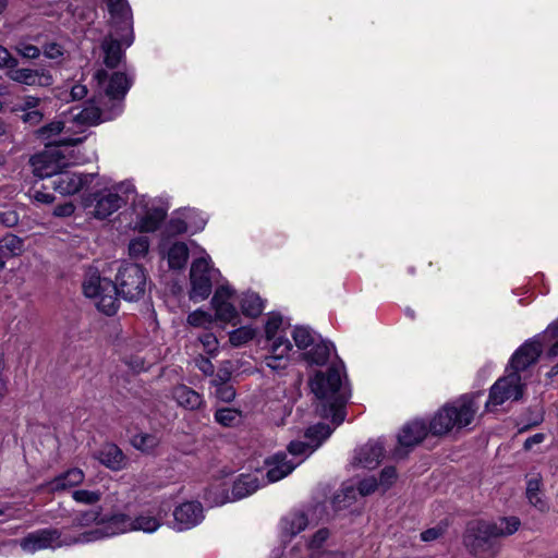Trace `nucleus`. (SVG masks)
Segmentation results:
<instances>
[{"instance_id": "f257e3e1", "label": "nucleus", "mask_w": 558, "mask_h": 558, "mask_svg": "<svg viewBox=\"0 0 558 558\" xmlns=\"http://www.w3.org/2000/svg\"><path fill=\"white\" fill-rule=\"evenodd\" d=\"M147 278L143 267L125 264L119 268L117 283L107 278L90 276L84 281L83 291L87 298L95 300L99 311L110 316L117 313L119 294L128 301H135L145 294Z\"/></svg>"}, {"instance_id": "f03ea898", "label": "nucleus", "mask_w": 558, "mask_h": 558, "mask_svg": "<svg viewBox=\"0 0 558 558\" xmlns=\"http://www.w3.org/2000/svg\"><path fill=\"white\" fill-rule=\"evenodd\" d=\"M520 524L517 517L471 522L463 537L464 545L476 558H495L501 548L500 537L512 535Z\"/></svg>"}, {"instance_id": "7ed1b4c3", "label": "nucleus", "mask_w": 558, "mask_h": 558, "mask_svg": "<svg viewBox=\"0 0 558 558\" xmlns=\"http://www.w3.org/2000/svg\"><path fill=\"white\" fill-rule=\"evenodd\" d=\"M112 20V32L100 44V58L110 69L117 68L124 59L122 47L133 44V23L126 0H106Z\"/></svg>"}, {"instance_id": "20e7f679", "label": "nucleus", "mask_w": 558, "mask_h": 558, "mask_svg": "<svg viewBox=\"0 0 558 558\" xmlns=\"http://www.w3.org/2000/svg\"><path fill=\"white\" fill-rule=\"evenodd\" d=\"M311 389L323 403L322 415L331 416L332 423L340 425L344 421L343 407L349 399L340 372L336 368L318 372L311 381Z\"/></svg>"}, {"instance_id": "39448f33", "label": "nucleus", "mask_w": 558, "mask_h": 558, "mask_svg": "<svg viewBox=\"0 0 558 558\" xmlns=\"http://www.w3.org/2000/svg\"><path fill=\"white\" fill-rule=\"evenodd\" d=\"M480 395H463L446 403L433 416L428 430L434 436H444L453 429L468 427L474 421L480 409Z\"/></svg>"}, {"instance_id": "423d86ee", "label": "nucleus", "mask_w": 558, "mask_h": 558, "mask_svg": "<svg viewBox=\"0 0 558 558\" xmlns=\"http://www.w3.org/2000/svg\"><path fill=\"white\" fill-rule=\"evenodd\" d=\"M260 486L257 474H241L232 485V497L221 485L211 486L205 493V499L213 506L223 505L228 501L242 499L255 493Z\"/></svg>"}, {"instance_id": "0eeeda50", "label": "nucleus", "mask_w": 558, "mask_h": 558, "mask_svg": "<svg viewBox=\"0 0 558 558\" xmlns=\"http://www.w3.org/2000/svg\"><path fill=\"white\" fill-rule=\"evenodd\" d=\"M508 374L500 377L489 390L486 409L492 410L507 401H519L523 397L524 384L520 374L507 369Z\"/></svg>"}, {"instance_id": "6e6552de", "label": "nucleus", "mask_w": 558, "mask_h": 558, "mask_svg": "<svg viewBox=\"0 0 558 558\" xmlns=\"http://www.w3.org/2000/svg\"><path fill=\"white\" fill-rule=\"evenodd\" d=\"M33 172L38 178L51 180L68 166L65 156L57 146L48 145L47 148L31 158Z\"/></svg>"}, {"instance_id": "1a4fd4ad", "label": "nucleus", "mask_w": 558, "mask_h": 558, "mask_svg": "<svg viewBox=\"0 0 558 558\" xmlns=\"http://www.w3.org/2000/svg\"><path fill=\"white\" fill-rule=\"evenodd\" d=\"M110 525L121 533L142 531L153 533L161 525V520L149 511L141 512L135 518L124 513H118L110 518Z\"/></svg>"}, {"instance_id": "9d476101", "label": "nucleus", "mask_w": 558, "mask_h": 558, "mask_svg": "<svg viewBox=\"0 0 558 558\" xmlns=\"http://www.w3.org/2000/svg\"><path fill=\"white\" fill-rule=\"evenodd\" d=\"M25 554L33 555L40 550L61 547V533L57 529H40L16 541Z\"/></svg>"}, {"instance_id": "9b49d317", "label": "nucleus", "mask_w": 558, "mask_h": 558, "mask_svg": "<svg viewBox=\"0 0 558 558\" xmlns=\"http://www.w3.org/2000/svg\"><path fill=\"white\" fill-rule=\"evenodd\" d=\"M211 267L208 259L201 257L193 262L190 271L191 292L193 301H203L211 293Z\"/></svg>"}, {"instance_id": "f8f14e48", "label": "nucleus", "mask_w": 558, "mask_h": 558, "mask_svg": "<svg viewBox=\"0 0 558 558\" xmlns=\"http://www.w3.org/2000/svg\"><path fill=\"white\" fill-rule=\"evenodd\" d=\"M94 173H81L62 169L51 180V187L61 195H74L92 184Z\"/></svg>"}, {"instance_id": "ddd939ff", "label": "nucleus", "mask_w": 558, "mask_h": 558, "mask_svg": "<svg viewBox=\"0 0 558 558\" xmlns=\"http://www.w3.org/2000/svg\"><path fill=\"white\" fill-rule=\"evenodd\" d=\"M120 112L121 107L119 104L111 105V110L107 112L101 110L94 104L88 102L84 108H82L76 113L72 112V123L78 129H81L75 133L82 132L85 128L95 126L102 122L112 120Z\"/></svg>"}, {"instance_id": "4468645a", "label": "nucleus", "mask_w": 558, "mask_h": 558, "mask_svg": "<svg viewBox=\"0 0 558 558\" xmlns=\"http://www.w3.org/2000/svg\"><path fill=\"white\" fill-rule=\"evenodd\" d=\"M332 433V429L329 425L319 423L307 428L305 436L311 439L312 442L304 441H291L288 446V451L292 456H301V454H310L312 453L319 445L327 439Z\"/></svg>"}, {"instance_id": "2eb2a0df", "label": "nucleus", "mask_w": 558, "mask_h": 558, "mask_svg": "<svg viewBox=\"0 0 558 558\" xmlns=\"http://www.w3.org/2000/svg\"><path fill=\"white\" fill-rule=\"evenodd\" d=\"M542 353V343L537 339L524 342L511 356L509 369L523 372L535 364Z\"/></svg>"}, {"instance_id": "dca6fc26", "label": "nucleus", "mask_w": 558, "mask_h": 558, "mask_svg": "<svg viewBox=\"0 0 558 558\" xmlns=\"http://www.w3.org/2000/svg\"><path fill=\"white\" fill-rule=\"evenodd\" d=\"M232 291L229 287H220L216 290L211 304L216 311V317L219 320L236 325L239 323V314L236 308L229 302Z\"/></svg>"}, {"instance_id": "f3484780", "label": "nucleus", "mask_w": 558, "mask_h": 558, "mask_svg": "<svg viewBox=\"0 0 558 558\" xmlns=\"http://www.w3.org/2000/svg\"><path fill=\"white\" fill-rule=\"evenodd\" d=\"M8 76L17 83L28 86H50L53 83L52 75L47 70L16 69L8 72Z\"/></svg>"}, {"instance_id": "a211bd4d", "label": "nucleus", "mask_w": 558, "mask_h": 558, "mask_svg": "<svg viewBox=\"0 0 558 558\" xmlns=\"http://www.w3.org/2000/svg\"><path fill=\"white\" fill-rule=\"evenodd\" d=\"M94 201L93 215L97 219H106L124 204V199L118 193L108 190L96 193Z\"/></svg>"}, {"instance_id": "6ab92c4d", "label": "nucleus", "mask_w": 558, "mask_h": 558, "mask_svg": "<svg viewBox=\"0 0 558 558\" xmlns=\"http://www.w3.org/2000/svg\"><path fill=\"white\" fill-rule=\"evenodd\" d=\"M299 464L293 460H288L284 452H278L266 459L267 478L269 483H275L288 476Z\"/></svg>"}, {"instance_id": "aec40b11", "label": "nucleus", "mask_w": 558, "mask_h": 558, "mask_svg": "<svg viewBox=\"0 0 558 558\" xmlns=\"http://www.w3.org/2000/svg\"><path fill=\"white\" fill-rule=\"evenodd\" d=\"M173 517L180 530L190 529L203 519V507L195 501L184 502L175 508Z\"/></svg>"}, {"instance_id": "412c9836", "label": "nucleus", "mask_w": 558, "mask_h": 558, "mask_svg": "<svg viewBox=\"0 0 558 558\" xmlns=\"http://www.w3.org/2000/svg\"><path fill=\"white\" fill-rule=\"evenodd\" d=\"M292 344L289 339L279 336L270 344V355L265 357V364L272 371H280L288 365V353L291 351Z\"/></svg>"}, {"instance_id": "4be33fe9", "label": "nucleus", "mask_w": 558, "mask_h": 558, "mask_svg": "<svg viewBox=\"0 0 558 558\" xmlns=\"http://www.w3.org/2000/svg\"><path fill=\"white\" fill-rule=\"evenodd\" d=\"M384 457V446L380 440H372L362 446L354 457V462L366 469H375Z\"/></svg>"}, {"instance_id": "5701e85b", "label": "nucleus", "mask_w": 558, "mask_h": 558, "mask_svg": "<svg viewBox=\"0 0 558 558\" xmlns=\"http://www.w3.org/2000/svg\"><path fill=\"white\" fill-rule=\"evenodd\" d=\"M102 465L112 470L120 471L126 465V458L122 450L114 444H105L95 454Z\"/></svg>"}, {"instance_id": "b1692460", "label": "nucleus", "mask_w": 558, "mask_h": 558, "mask_svg": "<svg viewBox=\"0 0 558 558\" xmlns=\"http://www.w3.org/2000/svg\"><path fill=\"white\" fill-rule=\"evenodd\" d=\"M429 430L423 421H413L405 424L398 435L400 447L410 448L420 444Z\"/></svg>"}, {"instance_id": "393cba45", "label": "nucleus", "mask_w": 558, "mask_h": 558, "mask_svg": "<svg viewBox=\"0 0 558 558\" xmlns=\"http://www.w3.org/2000/svg\"><path fill=\"white\" fill-rule=\"evenodd\" d=\"M131 81L125 73L114 72L105 87L106 96L112 101V105L119 104L122 108L121 100L129 90Z\"/></svg>"}, {"instance_id": "a878e982", "label": "nucleus", "mask_w": 558, "mask_h": 558, "mask_svg": "<svg viewBox=\"0 0 558 558\" xmlns=\"http://www.w3.org/2000/svg\"><path fill=\"white\" fill-rule=\"evenodd\" d=\"M172 398L180 407L191 411L199 409L204 403L203 397L185 385L174 387Z\"/></svg>"}, {"instance_id": "bb28decb", "label": "nucleus", "mask_w": 558, "mask_h": 558, "mask_svg": "<svg viewBox=\"0 0 558 558\" xmlns=\"http://www.w3.org/2000/svg\"><path fill=\"white\" fill-rule=\"evenodd\" d=\"M24 252V242L14 234H7L0 239V270L5 267V260L20 256Z\"/></svg>"}, {"instance_id": "cd10ccee", "label": "nucleus", "mask_w": 558, "mask_h": 558, "mask_svg": "<svg viewBox=\"0 0 558 558\" xmlns=\"http://www.w3.org/2000/svg\"><path fill=\"white\" fill-rule=\"evenodd\" d=\"M307 518L302 512H292L281 519L280 531L282 537H293L307 526Z\"/></svg>"}, {"instance_id": "c85d7f7f", "label": "nucleus", "mask_w": 558, "mask_h": 558, "mask_svg": "<svg viewBox=\"0 0 558 558\" xmlns=\"http://www.w3.org/2000/svg\"><path fill=\"white\" fill-rule=\"evenodd\" d=\"M84 477L85 474L81 469H70L50 482V489L64 490L66 488L80 485L84 481Z\"/></svg>"}, {"instance_id": "c756f323", "label": "nucleus", "mask_w": 558, "mask_h": 558, "mask_svg": "<svg viewBox=\"0 0 558 558\" xmlns=\"http://www.w3.org/2000/svg\"><path fill=\"white\" fill-rule=\"evenodd\" d=\"M166 213L161 208H153L146 211V214L136 223V227L142 232H153L158 229L161 221L165 219Z\"/></svg>"}, {"instance_id": "7c9ffc66", "label": "nucleus", "mask_w": 558, "mask_h": 558, "mask_svg": "<svg viewBox=\"0 0 558 558\" xmlns=\"http://www.w3.org/2000/svg\"><path fill=\"white\" fill-rule=\"evenodd\" d=\"M189 258L187 245L183 242L173 243L168 251V263L170 268L182 269Z\"/></svg>"}, {"instance_id": "2f4dec72", "label": "nucleus", "mask_w": 558, "mask_h": 558, "mask_svg": "<svg viewBox=\"0 0 558 558\" xmlns=\"http://www.w3.org/2000/svg\"><path fill=\"white\" fill-rule=\"evenodd\" d=\"M241 310L244 315L254 318L263 313L264 302L258 294L247 292L241 299Z\"/></svg>"}, {"instance_id": "473e14b6", "label": "nucleus", "mask_w": 558, "mask_h": 558, "mask_svg": "<svg viewBox=\"0 0 558 558\" xmlns=\"http://www.w3.org/2000/svg\"><path fill=\"white\" fill-rule=\"evenodd\" d=\"M541 486L542 482L539 478H531L526 485V498L533 507L544 512L548 510V505L542 497Z\"/></svg>"}, {"instance_id": "72a5a7b5", "label": "nucleus", "mask_w": 558, "mask_h": 558, "mask_svg": "<svg viewBox=\"0 0 558 558\" xmlns=\"http://www.w3.org/2000/svg\"><path fill=\"white\" fill-rule=\"evenodd\" d=\"M131 444L135 449L149 453L158 447L160 439L155 434L138 433L132 437Z\"/></svg>"}, {"instance_id": "f704fd0d", "label": "nucleus", "mask_w": 558, "mask_h": 558, "mask_svg": "<svg viewBox=\"0 0 558 558\" xmlns=\"http://www.w3.org/2000/svg\"><path fill=\"white\" fill-rule=\"evenodd\" d=\"M332 344L328 341L314 342L313 348L305 354L306 359L314 364H325L330 355Z\"/></svg>"}, {"instance_id": "c9c22d12", "label": "nucleus", "mask_w": 558, "mask_h": 558, "mask_svg": "<svg viewBox=\"0 0 558 558\" xmlns=\"http://www.w3.org/2000/svg\"><path fill=\"white\" fill-rule=\"evenodd\" d=\"M215 420L225 427H234L242 421V412L232 408H221L215 412Z\"/></svg>"}, {"instance_id": "e433bc0d", "label": "nucleus", "mask_w": 558, "mask_h": 558, "mask_svg": "<svg viewBox=\"0 0 558 558\" xmlns=\"http://www.w3.org/2000/svg\"><path fill=\"white\" fill-rule=\"evenodd\" d=\"M149 250V240L146 235L133 239L129 244V253L133 258L144 257Z\"/></svg>"}, {"instance_id": "4c0bfd02", "label": "nucleus", "mask_w": 558, "mask_h": 558, "mask_svg": "<svg viewBox=\"0 0 558 558\" xmlns=\"http://www.w3.org/2000/svg\"><path fill=\"white\" fill-rule=\"evenodd\" d=\"M292 337L299 349H306L315 341L312 331L305 327H295Z\"/></svg>"}, {"instance_id": "58836bf2", "label": "nucleus", "mask_w": 558, "mask_h": 558, "mask_svg": "<svg viewBox=\"0 0 558 558\" xmlns=\"http://www.w3.org/2000/svg\"><path fill=\"white\" fill-rule=\"evenodd\" d=\"M65 129L62 121H52L37 131L38 137L44 141H52L53 136L59 135Z\"/></svg>"}, {"instance_id": "ea45409f", "label": "nucleus", "mask_w": 558, "mask_h": 558, "mask_svg": "<svg viewBox=\"0 0 558 558\" xmlns=\"http://www.w3.org/2000/svg\"><path fill=\"white\" fill-rule=\"evenodd\" d=\"M72 498L80 504L95 505L101 499L99 490L77 489L72 493Z\"/></svg>"}, {"instance_id": "a19ab883", "label": "nucleus", "mask_w": 558, "mask_h": 558, "mask_svg": "<svg viewBox=\"0 0 558 558\" xmlns=\"http://www.w3.org/2000/svg\"><path fill=\"white\" fill-rule=\"evenodd\" d=\"M187 323L194 327L207 328L213 323V316L205 311H194L187 316Z\"/></svg>"}, {"instance_id": "79ce46f5", "label": "nucleus", "mask_w": 558, "mask_h": 558, "mask_svg": "<svg viewBox=\"0 0 558 558\" xmlns=\"http://www.w3.org/2000/svg\"><path fill=\"white\" fill-rule=\"evenodd\" d=\"M254 330L252 328H248V327H241L236 330H233L231 333H230V342L232 345L234 347H240L242 345L243 343H246L247 341H250L251 339L254 338Z\"/></svg>"}, {"instance_id": "37998d69", "label": "nucleus", "mask_w": 558, "mask_h": 558, "mask_svg": "<svg viewBox=\"0 0 558 558\" xmlns=\"http://www.w3.org/2000/svg\"><path fill=\"white\" fill-rule=\"evenodd\" d=\"M544 337L548 340L554 341L551 347L548 349V352H547L548 356L549 357L557 356L558 355V319L556 322L551 323L547 327Z\"/></svg>"}, {"instance_id": "c03bdc74", "label": "nucleus", "mask_w": 558, "mask_h": 558, "mask_svg": "<svg viewBox=\"0 0 558 558\" xmlns=\"http://www.w3.org/2000/svg\"><path fill=\"white\" fill-rule=\"evenodd\" d=\"M15 51L25 59H36L40 56V49L27 41H19L14 46Z\"/></svg>"}, {"instance_id": "a18cd8bd", "label": "nucleus", "mask_w": 558, "mask_h": 558, "mask_svg": "<svg viewBox=\"0 0 558 558\" xmlns=\"http://www.w3.org/2000/svg\"><path fill=\"white\" fill-rule=\"evenodd\" d=\"M215 396L222 402H231L235 398V389L227 383H219L216 386Z\"/></svg>"}, {"instance_id": "49530a36", "label": "nucleus", "mask_w": 558, "mask_h": 558, "mask_svg": "<svg viewBox=\"0 0 558 558\" xmlns=\"http://www.w3.org/2000/svg\"><path fill=\"white\" fill-rule=\"evenodd\" d=\"M282 325V317L274 315L269 317L265 326L266 337L269 341L274 342L278 337L277 332Z\"/></svg>"}, {"instance_id": "de8ad7c7", "label": "nucleus", "mask_w": 558, "mask_h": 558, "mask_svg": "<svg viewBox=\"0 0 558 558\" xmlns=\"http://www.w3.org/2000/svg\"><path fill=\"white\" fill-rule=\"evenodd\" d=\"M100 521V512L97 510H87L82 512L74 519V523L78 526H87Z\"/></svg>"}, {"instance_id": "09e8293b", "label": "nucleus", "mask_w": 558, "mask_h": 558, "mask_svg": "<svg viewBox=\"0 0 558 558\" xmlns=\"http://www.w3.org/2000/svg\"><path fill=\"white\" fill-rule=\"evenodd\" d=\"M328 537H329L328 530H326V529L318 530L313 535V537H312V539H311V542L308 544V548H310L311 553L322 551L320 547L327 541Z\"/></svg>"}, {"instance_id": "8fccbe9b", "label": "nucleus", "mask_w": 558, "mask_h": 558, "mask_svg": "<svg viewBox=\"0 0 558 558\" xmlns=\"http://www.w3.org/2000/svg\"><path fill=\"white\" fill-rule=\"evenodd\" d=\"M199 341L204 348V350L208 354H214L218 349V340L213 333H204L199 338Z\"/></svg>"}, {"instance_id": "3c124183", "label": "nucleus", "mask_w": 558, "mask_h": 558, "mask_svg": "<svg viewBox=\"0 0 558 558\" xmlns=\"http://www.w3.org/2000/svg\"><path fill=\"white\" fill-rule=\"evenodd\" d=\"M397 478V472L395 468H385L380 473L379 485L384 489H388Z\"/></svg>"}, {"instance_id": "603ef678", "label": "nucleus", "mask_w": 558, "mask_h": 558, "mask_svg": "<svg viewBox=\"0 0 558 558\" xmlns=\"http://www.w3.org/2000/svg\"><path fill=\"white\" fill-rule=\"evenodd\" d=\"M19 61L11 56L9 50L3 46H0V68H7L9 70L16 68Z\"/></svg>"}, {"instance_id": "864d4df0", "label": "nucleus", "mask_w": 558, "mask_h": 558, "mask_svg": "<svg viewBox=\"0 0 558 558\" xmlns=\"http://www.w3.org/2000/svg\"><path fill=\"white\" fill-rule=\"evenodd\" d=\"M43 52L48 59L54 60L61 58L64 53V50L59 44L49 43L44 46Z\"/></svg>"}, {"instance_id": "5fc2aeb1", "label": "nucleus", "mask_w": 558, "mask_h": 558, "mask_svg": "<svg viewBox=\"0 0 558 558\" xmlns=\"http://www.w3.org/2000/svg\"><path fill=\"white\" fill-rule=\"evenodd\" d=\"M378 483L375 477L364 478L359 483L357 489L362 496H367L376 490Z\"/></svg>"}, {"instance_id": "6e6d98bb", "label": "nucleus", "mask_w": 558, "mask_h": 558, "mask_svg": "<svg viewBox=\"0 0 558 558\" xmlns=\"http://www.w3.org/2000/svg\"><path fill=\"white\" fill-rule=\"evenodd\" d=\"M197 368L206 376L214 374L215 367L209 359L199 356L195 360Z\"/></svg>"}, {"instance_id": "4d7b16f0", "label": "nucleus", "mask_w": 558, "mask_h": 558, "mask_svg": "<svg viewBox=\"0 0 558 558\" xmlns=\"http://www.w3.org/2000/svg\"><path fill=\"white\" fill-rule=\"evenodd\" d=\"M75 210V206L73 203L68 202L61 205H58L53 209V215L57 217H69L71 216Z\"/></svg>"}, {"instance_id": "13d9d810", "label": "nucleus", "mask_w": 558, "mask_h": 558, "mask_svg": "<svg viewBox=\"0 0 558 558\" xmlns=\"http://www.w3.org/2000/svg\"><path fill=\"white\" fill-rule=\"evenodd\" d=\"M43 117L39 110H29L22 116V120L31 125H36L41 122Z\"/></svg>"}, {"instance_id": "bf43d9fd", "label": "nucleus", "mask_w": 558, "mask_h": 558, "mask_svg": "<svg viewBox=\"0 0 558 558\" xmlns=\"http://www.w3.org/2000/svg\"><path fill=\"white\" fill-rule=\"evenodd\" d=\"M310 558H348L343 551H314L310 554Z\"/></svg>"}, {"instance_id": "052dcab7", "label": "nucleus", "mask_w": 558, "mask_h": 558, "mask_svg": "<svg viewBox=\"0 0 558 558\" xmlns=\"http://www.w3.org/2000/svg\"><path fill=\"white\" fill-rule=\"evenodd\" d=\"M70 95L72 100L83 99L87 95V87L83 84H75L72 86Z\"/></svg>"}, {"instance_id": "680f3d73", "label": "nucleus", "mask_w": 558, "mask_h": 558, "mask_svg": "<svg viewBox=\"0 0 558 558\" xmlns=\"http://www.w3.org/2000/svg\"><path fill=\"white\" fill-rule=\"evenodd\" d=\"M39 101L40 99L37 97L26 96L23 99V104L21 105L20 109L24 111L35 109L38 106Z\"/></svg>"}, {"instance_id": "e2e57ef3", "label": "nucleus", "mask_w": 558, "mask_h": 558, "mask_svg": "<svg viewBox=\"0 0 558 558\" xmlns=\"http://www.w3.org/2000/svg\"><path fill=\"white\" fill-rule=\"evenodd\" d=\"M441 535V531L439 529L433 527L424 531L421 534V538L424 542H430L437 539Z\"/></svg>"}, {"instance_id": "0e129e2a", "label": "nucleus", "mask_w": 558, "mask_h": 558, "mask_svg": "<svg viewBox=\"0 0 558 558\" xmlns=\"http://www.w3.org/2000/svg\"><path fill=\"white\" fill-rule=\"evenodd\" d=\"M543 440H544L543 434H535V435L529 437L524 441V449L530 450L533 448L534 445L541 444Z\"/></svg>"}, {"instance_id": "69168bd1", "label": "nucleus", "mask_w": 558, "mask_h": 558, "mask_svg": "<svg viewBox=\"0 0 558 558\" xmlns=\"http://www.w3.org/2000/svg\"><path fill=\"white\" fill-rule=\"evenodd\" d=\"M34 198L43 204H50L53 202L54 197L46 192L36 191L34 194Z\"/></svg>"}, {"instance_id": "338daca9", "label": "nucleus", "mask_w": 558, "mask_h": 558, "mask_svg": "<svg viewBox=\"0 0 558 558\" xmlns=\"http://www.w3.org/2000/svg\"><path fill=\"white\" fill-rule=\"evenodd\" d=\"M84 137H63L58 142L59 145L76 146L83 142Z\"/></svg>"}, {"instance_id": "774afa93", "label": "nucleus", "mask_w": 558, "mask_h": 558, "mask_svg": "<svg viewBox=\"0 0 558 558\" xmlns=\"http://www.w3.org/2000/svg\"><path fill=\"white\" fill-rule=\"evenodd\" d=\"M94 78L97 81L99 85H102L108 80V73L102 69L97 70L94 74Z\"/></svg>"}]
</instances>
